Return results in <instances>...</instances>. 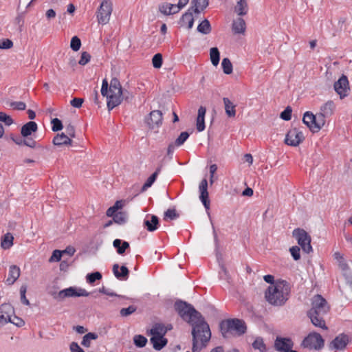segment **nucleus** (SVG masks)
<instances>
[{
  "label": "nucleus",
  "instance_id": "obj_62",
  "mask_svg": "<svg viewBox=\"0 0 352 352\" xmlns=\"http://www.w3.org/2000/svg\"><path fill=\"white\" fill-rule=\"evenodd\" d=\"M65 131L69 137H75V129L74 126H72V124H69L67 126H66Z\"/></svg>",
  "mask_w": 352,
  "mask_h": 352
},
{
  "label": "nucleus",
  "instance_id": "obj_10",
  "mask_svg": "<svg viewBox=\"0 0 352 352\" xmlns=\"http://www.w3.org/2000/svg\"><path fill=\"white\" fill-rule=\"evenodd\" d=\"M112 12V4L109 1L104 0L98 10L97 18L99 23L107 24Z\"/></svg>",
  "mask_w": 352,
  "mask_h": 352
},
{
  "label": "nucleus",
  "instance_id": "obj_7",
  "mask_svg": "<svg viewBox=\"0 0 352 352\" xmlns=\"http://www.w3.org/2000/svg\"><path fill=\"white\" fill-rule=\"evenodd\" d=\"M221 330L224 337H228L229 333L241 336L245 332L246 326L243 320L231 319L221 324Z\"/></svg>",
  "mask_w": 352,
  "mask_h": 352
},
{
  "label": "nucleus",
  "instance_id": "obj_36",
  "mask_svg": "<svg viewBox=\"0 0 352 352\" xmlns=\"http://www.w3.org/2000/svg\"><path fill=\"white\" fill-rule=\"evenodd\" d=\"M98 337V334L95 333H88L83 336L81 344L85 347H89L91 341L96 340Z\"/></svg>",
  "mask_w": 352,
  "mask_h": 352
},
{
  "label": "nucleus",
  "instance_id": "obj_60",
  "mask_svg": "<svg viewBox=\"0 0 352 352\" xmlns=\"http://www.w3.org/2000/svg\"><path fill=\"white\" fill-rule=\"evenodd\" d=\"M70 351L72 352H85L78 343L73 342L70 344Z\"/></svg>",
  "mask_w": 352,
  "mask_h": 352
},
{
  "label": "nucleus",
  "instance_id": "obj_6",
  "mask_svg": "<svg viewBox=\"0 0 352 352\" xmlns=\"http://www.w3.org/2000/svg\"><path fill=\"white\" fill-rule=\"evenodd\" d=\"M175 307L179 316L190 324L195 323L203 317L192 306L185 302L179 301L175 302Z\"/></svg>",
  "mask_w": 352,
  "mask_h": 352
},
{
  "label": "nucleus",
  "instance_id": "obj_52",
  "mask_svg": "<svg viewBox=\"0 0 352 352\" xmlns=\"http://www.w3.org/2000/svg\"><path fill=\"white\" fill-rule=\"evenodd\" d=\"M292 110L291 107H287L283 112H281L280 117L281 119L288 121L292 118Z\"/></svg>",
  "mask_w": 352,
  "mask_h": 352
},
{
  "label": "nucleus",
  "instance_id": "obj_43",
  "mask_svg": "<svg viewBox=\"0 0 352 352\" xmlns=\"http://www.w3.org/2000/svg\"><path fill=\"white\" fill-rule=\"evenodd\" d=\"M101 278H102V274L100 272H94V273L88 274L87 275V276H86L87 282L90 283V284H92L96 280H99Z\"/></svg>",
  "mask_w": 352,
  "mask_h": 352
},
{
  "label": "nucleus",
  "instance_id": "obj_22",
  "mask_svg": "<svg viewBox=\"0 0 352 352\" xmlns=\"http://www.w3.org/2000/svg\"><path fill=\"white\" fill-rule=\"evenodd\" d=\"M223 102L226 116L230 118H234L236 113V105L228 98H223Z\"/></svg>",
  "mask_w": 352,
  "mask_h": 352
},
{
  "label": "nucleus",
  "instance_id": "obj_15",
  "mask_svg": "<svg viewBox=\"0 0 352 352\" xmlns=\"http://www.w3.org/2000/svg\"><path fill=\"white\" fill-rule=\"evenodd\" d=\"M199 199L208 211L210 209V200L208 192V182L206 179H203L199 186Z\"/></svg>",
  "mask_w": 352,
  "mask_h": 352
},
{
  "label": "nucleus",
  "instance_id": "obj_48",
  "mask_svg": "<svg viewBox=\"0 0 352 352\" xmlns=\"http://www.w3.org/2000/svg\"><path fill=\"white\" fill-rule=\"evenodd\" d=\"M13 47V42L9 38L0 40V49L8 50Z\"/></svg>",
  "mask_w": 352,
  "mask_h": 352
},
{
  "label": "nucleus",
  "instance_id": "obj_19",
  "mask_svg": "<svg viewBox=\"0 0 352 352\" xmlns=\"http://www.w3.org/2000/svg\"><path fill=\"white\" fill-rule=\"evenodd\" d=\"M172 329L170 324L164 325L162 323H155L150 329L151 336L164 337L168 330Z\"/></svg>",
  "mask_w": 352,
  "mask_h": 352
},
{
  "label": "nucleus",
  "instance_id": "obj_11",
  "mask_svg": "<svg viewBox=\"0 0 352 352\" xmlns=\"http://www.w3.org/2000/svg\"><path fill=\"white\" fill-rule=\"evenodd\" d=\"M305 139L304 135L301 131L294 128L290 129L285 137V142L291 146H298Z\"/></svg>",
  "mask_w": 352,
  "mask_h": 352
},
{
  "label": "nucleus",
  "instance_id": "obj_16",
  "mask_svg": "<svg viewBox=\"0 0 352 352\" xmlns=\"http://www.w3.org/2000/svg\"><path fill=\"white\" fill-rule=\"evenodd\" d=\"M162 123V113L160 111L155 110L150 113L146 119V124L151 129H157Z\"/></svg>",
  "mask_w": 352,
  "mask_h": 352
},
{
  "label": "nucleus",
  "instance_id": "obj_30",
  "mask_svg": "<svg viewBox=\"0 0 352 352\" xmlns=\"http://www.w3.org/2000/svg\"><path fill=\"white\" fill-rule=\"evenodd\" d=\"M160 10L164 14H173L178 12V9L176 7V4H172L168 3H163L160 7Z\"/></svg>",
  "mask_w": 352,
  "mask_h": 352
},
{
  "label": "nucleus",
  "instance_id": "obj_54",
  "mask_svg": "<svg viewBox=\"0 0 352 352\" xmlns=\"http://www.w3.org/2000/svg\"><path fill=\"white\" fill-rule=\"evenodd\" d=\"M0 121L4 122L8 126L13 123L12 118L3 112H0Z\"/></svg>",
  "mask_w": 352,
  "mask_h": 352
},
{
  "label": "nucleus",
  "instance_id": "obj_41",
  "mask_svg": "<svg viewBox=\"0 0 352 352\" xmlns=\"http://www.w3.org/2000/svg\"><path fill=\"white\" fill-rule=\"evenodd\" d=\"M133 342L138 347H144L147 343V339L142 335H136L133 338Z\"/></svg>",
  "mask_w": 352,
  "mask_h": 352
},
{
  "label": "nucleus",
  "instance_id": "obj_31",
  "mask_svg": "<svg viewBox=\"0 0 352 352\" xmlns=\"http://www.w3.org/2000/svg\"><path fill=\"white\" fill-rule=\"evenodd\" d=\"M113 245L117 250L119 254H122L125 252L126 250L129 248V244L126 241H123L121 239H115L113 242Z\"/></svg>",
  "mask_w": 352,
  "mask_h": 352
},
{
  "label": "nucleus",
  "instance_id": "obj_47",
  "mask_svg": "<svg viewBox=\"0 0 352 352\" xmlns=\"http://www.w3.org/2000/svg\"><path fill=\"white\" fill-rule=\"evenodd\" d=\"M52 130L54 132L60 131L63 128V124L58 118H54L51 121Z\"/></svg>",
  "mask_w": 352,
  "mask_h": 352
},
{
  "label": "nucleus",
  "instance_id": "obj_38",
  "mask_svg": "<svg viewBox=\"0 0 352 352\" xmlns=\"http://www.w3.org/2000/svg\"><path fill=\"white\" fill-rule=\"evenodd\" d=\"M160 172V168H157L155 173H153L146 181L144 184L142 186V190H146L147 188H150L156 180V178L158 174Z\"/></svg>",
  "mask_w": 352,
  "mask_h": 352
},
{
  "label": "nucleus",
  "instance_id": "obj_1",
  "mask_svg": "<svg viewBox=\"0 0 352 352\" xmlns=\"http://www.w3.org/2000/svg\"><path fill=\"white\" fill-rule=\"evenodd\" d=\"M336 105L333 100H328L321 105L317 114L310 111L304 113L303 123L313 132H318L326 124L327 119L333 115Z\"/></svg>",
  "mask_w": 352,
  "mask_h": 352
},
{
  "label": "nucleus",
  "instance_id": "obj_53",
  "mask_svg": "<svg viewBox=\"0 0 352 352\" xmlns=\"http://www.w3.org/2000/svg\"><path fill=\"white\" fill-rule=\"evenodd\" d=\"M289 252L295 261L300 258V248L298 246H292L289 248Z\"/></svg>",
  "mask_w": 352,
  "mask_h": 352
},
{
  "label": "nucleus",
  "instance_id": "obj_40",
  "mask_svg": "<svg viewBox=\"0 0 352 352\" xmlns=\"http://www.w3.org/2000/svg\"><path fill=\"white\" fill-rule=\"evenodd\" d=\"M252 346L255 350H258L259 352H265L266 350L265 345L263 340L261 338H256L252 343Z\"/></svg>",
  "mask_w": 352,
  "mask_h": 352
},
{
  "label": "nucleus",
  "instance_id": "obj_63",
  "mask_svg": "<svg viewBox=\"0 0 352 352\" xmlns=\"http://www.w3.org/2000/svg\"><path fill=\"white\" fill-rule=\"evenodd\" d=\"M10 316L8 314H0V325H3L8 322H10Z\"/></svg>",
  "mask_w": 352,
  "mask_h": 352
},
{
  "label": "nucleus",
  "instance_id": "obj_57",
  "mask_svg": "<svg viewBox=\"0 0 352 352\" xmlns=\"http://www.w3.org/2000/svg\"><path fill=\"white\" fill-rule=\"evenodd\" d=\"M135 311V308L133 306H129L127 308H122L120 310V314L122 316H127L133 314Z\"/></svg>",
  "mask_w": 352,
  "mask_h": 352
},
{
  "label": "nucleus",
  "instance_id": "obj_51",
  "mask_svg": "<svg viewBox=\"0 0 352 352\" xmlns=\"http://www.w3.org/2000/svg\"><path fill=\"white\" fill-rule=\"evenodd\" d=\"M126 215L123 212H117L113 217L114 222L122 224L126 221Z\"/></svg>",
  "mask_w": 352,
  "mask_h": 352
},
{
  "label": "nucleus",
  "instance_id": "obj_64",
  "mask_svg": "<svg viewBox=\"0 0 352 352\" xmlns=\"http://www.w3.org/2000/svg\"><path fill=\"white\" fill-rule=\"evenodd\" d=\"M63 254H67L69 256H72L76 252V249L73 246H67L64 250H62Z\"/></svg>",
  "mask_w": 352,
  "mask_h": 352
},
{
  "label": "nucleus",
  "instance_id": "obj_39",
  "mask_svg": "<svg viewBox=\"0 0 352 352\" xmlns=\"http://www.w3.org/2000/svg\"><path fill=\"white\" fill-rule=\"evenodd\" d=\"M221 67L223 72L226 74H230L232 72L233 67L232 64L229 58H224L221 62Z\"/></svg>",
  "mask_w": 352,
  "mask_h": 352
},
{
  "label": "nucleus",
  "instance_id": "obj_27",
  "mask_svg": "<svg viewBox=\"0 0 352 352\" xmlns=\"http://www.w3.org/2000/svg\"><path fill=\"white\" fill-rule=\"evenodd\" d=\"M209 0H192L191 8L195 13L199 14L208 6Z\"/></svg>",
  "mask_w": 352,
  "mask_h": 352
},
{
  "label": "nucleus",
  "instance_id": "obj_28",
  "mask_svg": "<svg viewBox=\"0 0 352 352\" xmlns=\"http://www.w3.org/2000/svg\"><path fill=\"white\" fill-rule=\"evenodd\" d=\"M150 341L155 350L160 351L164 348L168 342L164 337L151 336Z\"/></svg>",
  "mask_w": 352,
  "mask_h": 352
},
{
  "label": "nucleus",
  "instance_id": "obj_5",
  "mask_svg": "<svg viewBox=\"0 0 352 352\" xmlns=\"http://www.w3.org/2000/svg\"><path fill=\"white\" fill-rule=\"evenodd\" d=\"M191 325L192 327L193 351H198L206 346L210 339L211 332L204 318L196 320Z\"/></svg>",
  "mask_w": 352,
  "mask_h": 352
},
{
  "label": "nucleus",
  "instance_id": "obj_44",
  "mask_svg": "<svg viewBox=\"0 0 352 352\" xmlns=\"http://www.w3.org/2000/svg\"><path fill=\"white\" fill-rule=\"evenodd\" d=\"M152 63L155 68L159 69L162 65V56L158 53L153 56L152 58Z\"/></svg>",
  "mask_w": 352,
  "mask_h": 352
},
{
  "label": "nucleus",
  "instance_id": "obj_59",
  "mask_svg": "<svg viewBox=\"0 0 352 352\" xmlns=\"http://www.w3.org/2000/svg\"><path fill=\"white\" fill-rule=\"evenodd\" d=\"M83 102V100L79 98H74L71 100L70 104L72 107L76 108H80Z\"/></svg>",
  "mask_w": 352,
  "mask_h": 352
},
{
  "label": "nucleus",
  "instance_id": "obj_24",
  "mask_svg": "<svg viewBox=\"0 0 352 352\" xmlns=\"http://www.w3.org/2000/svg\"><path fill=\"white\" fill-rule=\"evenodd\" d=\"M38 126L35 122L30 121L24 124L21 129V133L23 137H28L32 133L37 131Z\"/></svg>",
  "mask_w": 352,
  "mask_h": 352
},
{
  "label": "nucleus",
  "instance_id": "obj_61",
  "mask_svg": "<svg viewBox=\"0 0 352 352\" xmlns=\"http://www.w3.org/2000/svg\"><path fill=\"white\" fill-rule=\"evenodd\" d=\"M217 170V166L216 164H212L210 166V182L211 184H212L214 182V175L215 172Z\"/></svg>",
  "mask_w": 352,
  "mask_h": 352
},
{
  "label": "nucleus",
  "instance_id": "obj_34",
  "mask_svg": "<svg viewBox=\"0 0 352 352\" xmlns=\"http://www.w3.org/2000/svg\"><path fill=\"white\" fill-rule=\"evenodd\" d=\"M14 237L10 233L6 234L1 239V247L4 250L10 249L13 245Z\"/></svg>",
  "mask_w": 352,
  "mask_h": 352
},
{
  "label": "nucleus",
  "instance_id": "obj_9",
  "mask_svg": "<svg viewBox=\"0 0 352 352\" xmlns=\"http://www.w3.org/2000/svg\"><path fill=\"white\" fill-rule=\"evenodd\" d=\"M293 236L296 239L298 244L305 253H310L313 249L311 245V236L303 229L296 228L293 230Z\"/></svg>",
  "mask_w": 352,
  "mask_h": 352
},
{
  "label": "nucleus",
  "instance_id": "obj_2",
  "mask_svg": "<svg viewBox=\"0 0 352 352\" xmlns=\"http://www.w3.org/2000/svg\"><path fill=\"white\" fill-rule=\"evenodd\" d=\"M291 288L289 284L283 280H277L270 285L265 292L266 301L273 306H282L288 300Z\"/></svg>",
  "mask_w": 352,
  "mask_h": 352
},
{
  "label": "nucleus",
  "instance_id": "obj_14",
  "mask_svg": "<svg viewBox=\"0 0 352 352\" xmlns=\"http://www.w3.org/2000/svg\"><path fill=\"white\" fill-rule=\"evenodd\" d=\"M333 256L334 259L336 261V263L343 272V275L345 276L347 283L352 284V276L349 272V266L343 256V254L339 252H336Z\"/></svg>",
  "mask_w": 352,
  "mask_h": 352
},
{
  "label": "nucleus",
  "instance_id": "obj_32",
  "mask_svg": "<svg viewBox=\"0 0 352 352\" xmlns=\"http://www.w3.org/2000/svg\"><path fill=\"white\" fill-rule=\"evenodd\" d=\"M181 24L182 25L186 27L188 29L192 28L194 24V18L192 12L188 11L183 14L181 19Z\"/></svg>",
  "mask_w": 352,
  "mask_h": 352
},
{
  "label": "nucleus",
  "instance_id": "obj_33",
  "mask_svg": "<svg viewBox=\"0 0 352 352\" xmlns=\"http://www.w3.org/2000/svg\"><path fill=\"white\" fill-rule=\"evenodd\" d=\"M234 10L238 15L243 16L246 14L248 10L246 0H238Z\"/></svg>",
  "mask_w": 352,
  "mask_h": 352
},
{
  "label": "nucleus",
  "instance_id": "obj_37",
  "mask_svg": "<svg viewBox=\"0 0 352 352\" xmlns=\"http://www.w3.org/2000/svg\"><path fill=\"white\" fill-rule=\"evenodd\" d=\"M197 30L204 34H209L211 31V27L208 20L204 19L197 26Z\"/></svg>",
  "mask_w": 352,
  "mask_h": 352
},
{
  "label": "nucleus",
  "instance_id": "obj_58",
  "mask_svg": "<svg viewBox=\"0 0 352 352\" xmlns=\"http://www.w3.org/2000/svg\"><path fill=\"white\" fill-rule=\"evenodd\" d=\"M10 107L17 110H24L26 105L23 102H14L10 104Z\"/></svg>",
  "mask_w": 352,
  "mask_h": 352
},
{
  "label": "nucleus",
  "instance_id": "obj_55",
  "mask_svg": "<svg viewBox=\"0 0 352 352\" xmlns=\"http://www.w3.org/2000/svg\"><path fill=\"white\" fill-rule=\"evenodd\" d=\"M90 58H91L90 54L87 52H83L81 54V56L78 61V63L80 65H85L87 63H88L89 62Z\"/></svg>",
  "mask_w": 352,
  "mask_h": 352
},
{
  "label": "nucleus",
  "instance_id": "obj_17",
  "mask_svg": "<svg viewBox=\"0 0 352 352\" xmlns=\"http://www.w3.org/2000/svg\"><path fill=\"white\" fill-rule=\"evenodd\" d=\"M348 343V336L344 333H340L331 342L330 347L336 350L342 351L345 349Z\"/></svg>",
  "mask_w": 352,
  "mask_h": 352
},
{
  "label": "nucleus",
  "instance_id": "obj_4",
  "mask_svg": "<svg viewBox=\"0 0 352 352\" xmlns=\"http://www.w3.org/2000/svg\"><path fill=\"white\" fill-rule=\"evenodd\" d=\"M108 82L104 79L102 83L101 94L107 100V107L109 110L118 106L122 101V90L119 80L113 78L108 89Z\"/></svg>",
  "mask_w": 352,
  "mask_h": 352
},
{
  "label": "nucleus",
  "instance_id": "obj_23",
  "mask_svg": "<svg viewBox=\"0 0 352 352\" xmlns=\"http://www.w3.org/2000/svg\"><path fill=\"white\" fill-rule=\"evenodd\" d=\"M206 113V109L204 107H200L199 108L196 122V127L199 132L203 131L205 129Z\"/></svg>",
  "mask_w": 352,
  "mask_h": 352
},
{
  "label": "nucleus",
  "instance_id": "obj_3",
  "mask_svg": "<svg viewBox=\"0 0 352 352\" xmlns=\"http://www.w3.org/2000/svg\"><path fill=\"white\" fill-rule=\"evenodd\" d=\"M329 306L326 300L320 295L314 296L311 300V308L308 312V316L311 323L316 327L327 330L323 316L329 311Z\"/></svg>",
  "mask_w": 352,
  "mask_h": 352
},
{
  "label": "nucleus",
  "instance_id": "obj_56",
  "mask_svg": "<svg viewBox=\"0 0 352 352\" xmlns=\"http://www.w3.org/2000/svg\"><path fill=\"white\" fill-rule=\"evenodd\" d=\"M10 320L11 321H10V322L14 324L16 327H22L25 324V322L21 318L16 316H10Z\"/></svg>",
  "mask_w": 352,
  "mask_h": 352
},
{
  "label": "nucleus",
  "instance_id": "obj_18",
  "mask_svg": "<svg viewBox=\"0 0 352 352\" xmlns=\"http://www.w3.org/2000/svg\"><path fill=\"white\" fill-rule=\"evenodd\" d=\"M294 343L290 338H277L275 340V348L277 351L281 352H289L293 347Z\"/></svg>",
  "mask_w": 352,
  "mask_h": 352
},
{
  "label": "nucleus",
  "instance_id": "obj_49",
  "mask_svg": "<svg viewBox=\"0 0 352 352\" xmlns=\"http://www.w3.org/2000/svg\"><path fill=\"white\" fill-rule=\"evenodd\" d=\"M189 134L187 132H182L175 140V144L177 146L182 145L186 140L188 138Z\"/></svg>",
  "mask_w": 352,
  "mask_h": 352
},
{
  "label": "nucleus",
  "instance_id": "obj_25",
  "mask_svg": "<svg viewBox=\"0 0 352 352\" xmlns=\"http://www.w3.org/2000/svg\"><path fill=\"white\" fill-rule=\"evenodd\" d=\"M72 142L71 138L64 133L57 134L52 140L53 144L58 146L71 144Z\"/></svg>",
  "mask_w": 352,
  "mask_h": 352
},
{
  "label": "nucleus",
  "instance_id": "obj_50",
  "mask_svg": "<svg viewBox=\"0 0 352 352\" xmlns=\"http://www.w3.org/2000/svg\"><path fill=\"white\" fill-rule=\"evenodd\" d=\"M26 291H27L26 286L23 285L21 287V288H20L21 301L23 304H24L25 305H29L30 302L25 296Z\"/></svg>",
  "mask_w": 352,
  "mask_h": 352
},
{
  "label": "nucleus",
  "instance_id": "obj_35",
  "mask_svg": "<svg viewBox=\"0 0 352 352\" xmlns=\"http://www.w3.org/2000/svg\"><path fill=\"white\" fill-rule=\"evenodd\" d=\"M210 59L212 64L217 67L219 63L220 53L217 47H212L210 50Z\"/></svg>",
  "mask_w": 352,
  "mask_h": 352
},
{
  "label": "nucleus",
  "instance_id": "obj_13",
  "mask_svg": "<svg viewBox=\"0 0 352 352\" xmlns=\"http://www.w3.org/2000/svg\"><path fill=\"white\" fill-rule=\"evenodd\" d=\"M333 87L336 92L340 96V99H343L349 95L350 89L349 83L346 76L342 75L335 82Z\"/></svg>",
  "mask_w": 352,
  "mask_h": 352
},
{
  "label": "nucleus",
  "instance_id": "obj_20",
  "mask_svg": "<svg viewBox=\"0 0 352 352\" xmlns=\"http://www.w3.org/2000/svg\"><path fill=\"white\" fill-rule=\"evenodd\" d=\"M159 221L155 215L147 214L144 221V225L149 232H153L158 228Z\"/></svg>",
  "mask_w": 352,
  "mask_h": 352
},
{
  "label": "nucleus",
  "instance_id": "obj_12",
  "mask_svg": "<svg viewBox=\"0 0 352 352\" xmlns=\"http://www.w3.org/2000/svg\"><path fill=\"white\" fill-rule=\"evenodd\" d=\"M89 294V292H87L85 289L76 287H69L68 288L60 290L58 294V297L63 300L70 297L88 296Z\"/></svg>",
  "mask_w": 352,
  "mask_h": 352
},
{
  "label": "nucleus",
  "instance_id": "obj_29",
  "mask_svg": "<svg viewBox=\"0 0 352 352\" xmlns=\"http://www.w3.org/2000/svg\"><path fill=\"white\" fill-rule=\"evenodd\" d=\"M245 22L243 19L238 18L233 21L232 30L234 34H243L245 31Z\"/></svg>",
  "mask_w": 352,
  "mask_h": 352
},
{
  "label": "nucleus",
  "instance_id": "obj_46",
  "mask_svg": "<svg viewBox=\"0 0 352 352\" xmlns=\"http://www.w3.org/2000/svg\"><path fill=\"white\" fill-rule=\"evenodd\" d=\"M63 254L61 250H55L53 251L52 254L49 259V261L50 263L58 262L61 260Z\"/></svg>",
  "mask_w": 352,
  "mask_h": 352
},
{
  "label": "nucleus",
  "instance_id": "obj_8",
  "mask_svg": "<svg viewBox=\"0 0 352 352\" xmlns=\"http://www.w3.org/2000/svg\"><path fill=\"white\" fill-rule=\"evenodd\" d=\"M301 345L309 351H318L324 346V340L320 333L311 332L303 339Z\"/></svg>",
  "mask_w": 352,
  "mask_h": 352
},
{
  "label": "nucleus",
  "instance_id": "obj_21",
  "mask_svg": "<svg viewBox=\"0 0 352 352\" xmlns=\"http://www.w3.org/2000/svg\"><path fill=\"white\" fill-rule=\"evenodd\" d=\"M20 274V268L15 265H11L9 268L8 276L6 280V284L8 285H13L14 282L19 278Z\"/></svg>",
  "mask_w": 352,
  "mask_h": 352
},
{
  "label": "nucleus",
  "instance_id": "obj_45",
  "mask_svg": "<svg viewBox=\"0 0 352 352\" xmlns=\"http://www.w3.org/2000/svg\"><path fill=\"white\" fill-rule=\"evenodd\" d=\"M178 217L176 210L173 208L168 209L164 213V220H173Z\"/></svg>",
  "mask_w": 352,
  "mask_h": 352
},
{
  "label": "nucleus",
  "instance_id": "obj_26",
  "mask_svg": "<svg viewBox=\"0 0 352 352\" xmlns=\"http://www.w3.org/2000/svg\"><path fill=\"white\" fill-rule=\"evenodd\" d=\"M112 270L115 276L120 280L126 279L129 274V270L124 265L120 267L118 264H114Z\"/></svg>",
  "mask_w": 352,
  "mask_h": 352
},
{
  "label": "nucleus",
  "instance_id": "obj_42",
  "mask_svg": "<svg viewBox=\"0 0 352 352\" xmlns=\"http://www.w3.org/2000/svg\"><path fill=\"white\" fill-rule=\"evenodd\" d=\"M80 39L76 36H73L70 42V47L72 48V50L74 52H77L80 50Z\"/></svg>",
  "mask_w": 352,
  "mask_h": 352
}]
</instances>
